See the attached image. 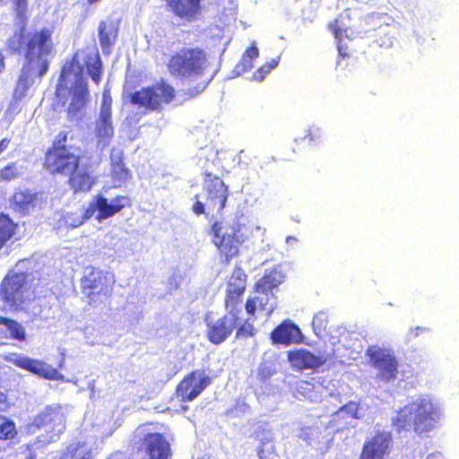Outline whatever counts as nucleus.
Instances as JSON below:
<instances>
[{
    "instance_id": "f257e3e1",
    "label": "nucleus",
    "mask_w": 459,
    "mask_h": 459,
    "mask_svg": "<svg viewBox=\"0 0 459 459\" xmlns=\"http://www.w3.org/2000/svg\"><path fill=\"white\" fill-rule=\"evenodd\" d=\"M86 65L88 74L95 83L100 81L101 61L98 54L87 56L81 64V55L75 54L70 62H67L62 69L59 82L56 86V96L60 100L70 97L67 111L72 120H77L81 117V111L85 107L89 99L87 77L84 73Z\"/></svg>"
},
{
    "instance_id": "f03ea898",
    "label": "nucleus",
    "mask_w": 459,
    "mask_h": 459,
    "mask_svg": "<svg viewBox=\"0 0 459 459\" xmlns=\"http://www.w3.org/2000/svg\"><path fill=\"white\" fill-rule=\"evenodd\" d=\"M23 44L26 63L14 91L16 98L23 97L35 78H40L48 72L53 48L51 31L43 29L23 34Z\"/></svg>"
},
{
    "instance_id": "7ed1b4c3",
    "label": "nucleus",
    "mask_w": 459,
    "mask_h": 459,
    "mask_svg": "<svg viewBox=\"0 0 459 459\" xmlns=\"http://www.w3.org/2000/svg\"><path fill=\"white\" fill-rule=\"evenodd\" d=\"M444 419L440 403L429 394H420L401 408L393 418L397 431H408L411 429L417 434L429 433L437 429Z\"/></svg>"
},
{
    "instance_id": "20e7f679",
    "label": "nucleus",
    "mask_w": 459,
    "mask_h": 459,
    "mask_svg": "<svg viewBox=\"0 0 459 459\" xmlns=\"http://www.w3.org/2000/svg\"><path fill=\"white\" fill-rule=\"evenodd\" d=\"M44 164L52 174L69 176V183L75 192L91 189L92 181L86 168L80 165L79 157L70 150L66 148L48 150Z\"/></svg>"
},
{
    "instance_id": "39448f33",
    "label": "nucleus",
    "mask_w": 459,
    "mask_h": 459,
    "mask_svg": "<svg viewBox=\"0 0 459 459\" xmlns=\"http://www.w3.org/2000/svg\"><path fill=\"white\" fill-rule=\"evenodd\" d=\"M247 221L244 214L238 212L231 223L215 222L212 225V241L227 261L238 254L239 246L247 238Z\"/></svg>"
},
{
    "instance_id": "423d86ee",
    "label": "nucleus",
    "mask_w": 459,
    "mask_h": 459,
    "mask_svg": "<svg viewBox=\"0 0 459 459\" xmlns=\"http://www.w3.org/2000/svg\"><path fill=\"white\" fill-rule=\"evenodd\" d=\"M206 56L199 48H183L171 56L168 65L170 74L185 81H195L203 75Z\"/></svg>"
},
{
    "instance_id": "0eeeda50",
    "label": "nucleus",
    "mask_w": 459,
    "mask_h": 459,
    "mask_svg": "<svg viewBox=\"0 0 459 459\" xmlns=\"http://www.w3.org/2000/svg\"><path fill=\"white\" fill-rule=\"evenodd\" d=\"M113 282V277L108 273L94 267H86L81 287L82 293L89 298L90 303H96L101 302L110 295Z\"/></svg>"
},
{
    "instance_id": "6e6552de",
    "label": "nucleus",
    "mask_w": 459,
    "mask_h": 459,
    "mask_svg": "<svg viewBox=\"0 0 459 459\" xmlns=\"http://www.w3.org/2000/svg\"><path fill=\"white\" fill-rule=\"evenodd\" d=\"M370 366L376 369L378 381L390 383L397 377L398 360L392 349L379 345H370L367 349Z\"/></svg>"
},
{
    "instance_id": "1a4fd4ad",
    "label": "nucleus",
    "mask_w": 459,
    "mask_h": 459,
    "mask_svg": "<svg viewBox=\"0 0 459 459\" xmlns=\"http://www.w3.org/2000/svg\"><path fill=\"white\" fill-rule=\"evenodd\" d=\"M174 89L166 82L143 88L131 94V102L149 110H158L174 99Z\"/></svg>"
},
{
    "instance_id": "9d476101",
    "label": "nucleus",
    "mask_w": 459,
    "mask_h": 459,
    "mask_svg": "<svg viewBox=\"0 0 459 459\" xmlns=\"http://www.w3.org/2000/svg\"><path fill=\"white\" fill-rule=\"evenodd\" d=\"M27 285V275L24 273L12 272L2 281L1 298L11 307H18L30 298Z\"/></svg>"
},
{
    "instance_id": "9b49d317",
    "label": "nucleus",
    "mask_w": 459,
    "mask_h": 459,
    "mask_svg": "<svg viewBox=\"0 0 459 459\" xmlns=\"http://www.w3.org/2000/svg\"><path fill=\"white\" fill-rule=\"evenodd\" d=\"M111 106L112 99L110 95L104 92L100 110L94 126L98 146L101 149L108 146L114 136Z\"/></svg>"
},
{
    "instance_id": "f8f14e48",
    "label": "nucleus",
    "mask_w": 459,
    "mask_h": 459,
    "mask_svg": "<svg viewBox=\"0 0 459 459\" xmlns=\"http://www.w3.org/2000/svg\"><path fill=\"white\" fill-rule=\"evenodd\" d=\"M128 204L129 199L126 196L119 195L108 200L103 195H98L85 210V216L92 217L95 212H98L96 219L101 222L119 212Z\"/></svg>"
},
{
    "instance_id": "ddd939ff",
    "label": "nucleus",
    "mask_w": 459,
    "mask_h": 459,
    "mask_svg": "<svg viewBox=\"0 0 459 459\" xmlns=\"http://www.w3.org/2000/svg\"><path fill=\"white\" fill-rule=\"evenodd\" d=\"M37 428H46L50 432V440H55L65 429V417L58 405L47 406L33 420Z\"/></svg>"
},
{
    "instance_id": "4468645a",
    "label": "nucleus",
    "mask_w": 459,
    "mask_h": 459,
    "mask_svg": "<svg viewBox=\"0 0 459 459\" xmlns=\"http://www.w3.org/2000/svg\"><path fill=\"white\" fill-rule=\"evenodd\" d=\"M204 190L206 193L207 213L212 215L214 213L221 214L229 195L228 186L221 178L214 177L205 179Z\"/></svg>"
},
{
    "instance_id": "2eb2a0df",
    "label": "nucleus",
    "mask_w": 459,
    "mask_h": 459,
    "mask_svg": "<svg viewBox=\"0 0 459 459\" xmlns=\"http://www.w3.org/2000/svg\"><path fill=\"white\" fill-rule=\"evenodd\" d=\"M212 383L211 377L202 370L186 376L177 387V395L183 402L195 400Z\"/></svg>"
},
{
    "instance_id": "dca6fc26",
    "label": "nucleus",
    "mask_w": 459,
    "mask_h": 459,
    "mask_svg": "<svg viewBox=\"0 0 459 459\" xmlns=\"http://www.w3.org/2000/svg\"><path fill=\"white\" fill-rule=\"evenodd\" d=\"M228 310V314L222 318L208 325V339L214 344L224 342L242 321L238 316L240 310Z\"/></svg>"
},
{
    "instance_id": "f3484780",
    "label": "nucleus",
    "mask_w": 459,
    "mask_h": 459,
    "mask_svg": "<svg viewBox=\"0 0 459 459\" xmlns=\"http://www.w3.org/2000/svg\"><path fill=\"white\" fill-rule=\"evenodd\" d=\"M247 285V274L240 267H236L230 277L226 290L225 306L227 309L240 310L238 307L240 297Z\"/></svg>"
},
{
    "instance_id": "a211bd4d",
    "label": "nucleus",
    "mask_w": 459,
    "mask_h": 459,
    "mask_svg": "<svg viewBox=\"0 0 459 459\" xmlns=\"http://www.w3.org/2000/svg\"><path fill=\"white\" fill-rule=\"evenodd\" d=\"M13 363L23 369H26L34 375L50 380H59L63 376L52 366L34 359L23 355H17Z\"/></svg>"
},
{
    "instance_id": "6ab92c4d",
    "label": "nucleus",
    "mask_w": 459,
    "mask_h": 459,
    "mask_svg": "<svg viewBox=\"0 0 459 459\" xmlns=\"http://www.w3.org/2000/svg\"><path fill=\"white\" fill-rule=\"evenodd\" d=\"M391 441V433H377L364 443L359 459H384L389 452Z\"/></svg>"
},
{
    "instance_id": "aec40b11",
    "label": "nucleus",
    "mask_w": 459,
    "mask_h": 459,
    "mask_svg": "<svg viewBox=\"0 0 459 459\" xmlns=\"http://www.w3.org/2000/svg\"><path fill=\"white\" fill-rule=\"evenodd\" d=\"M141 449L148 459H168L170 454V446L160 433H150L145 436Z\"/></svg>"
},
{
    "instance_id": "412c9836",
    "label": "nucleus",
    "mask_w": 459,
    "mask_h": 459,
    "mask_svg": "<svg viewBox=\"0 0 459 459\" xmlns=\"http://www.w3.org/2000/svg\"><path fill=\"white\" fill-rule=\"evenodd\" d=\"M291 365L299 369H315L326 362L324 355H316L306 349L290 351L288 354Z\"/></svg>"
},
{
    "instance_id": "4be33fe9",
    "label": "nucleus",
    "mask_w": 459,
    "mask_h": 459,
    "mask_svg": "<svg viewBox=\"0 0 459 459\" xmlns=\"http://www.w3.org/2000/svg\"><path fill=\"white\" fill-rule=\"evenodd\" d=\"M271 338L273 343L289 345L301 342L303 335L298 325L285 320L272 332Z\"/></svg>"
},
{
    "instance_id": "5701e85b",
    "label": "nucleus",
    "mask_w": 459,
    "mask_h": 459,
    "mask_svg": "<svg viewBox=\"0 0 459 459\" xmlns=\"http://www.w3.org/2000/svg\"><path fill=\"white\" fill-rule=\"evenodd\" d=\"M275 308L274 298L268 291L256 292L254 297L247 299L246 303V310L248 315L255 316V312L265 313L270 316Z\"/></svg>"
},
{
    "instance_id": "b1692460",
    "label": "nucleus",
    "mask_w": 459,
    "mask_h": 459,
    "mask_svg": "<svg viewBox=\"0 0 459 459\" xmlns=\"http://www.w3.org/2000/svg\"><path fill=\"white\" fill-rule=\"evenodd\" d=\"M167 7L180 18L192 19L200 9V0H164Z\"/></svg>"
},
{
    "instance_id": "393cba45",
    "label": "nucleus",
    "mask_w": 459,
    "mask_h": 459,
    "mask_svg": "<svg viewBox=\"0 0 459 459\" xmlns=\"http://www.w3.org/2000/svg\"><path fill=\"white\" fill-rule=\"evenodd\" d=\"M38 194L29 189H19L13 195L12 207L26 214L38 204Z\"/></svg>"
},
{
    "instance_id": "a878e982",
    "label": "nucleus",
    "mask_w": 459,
    "mask_h": 459,
    "mask_svg": "<svg viewBox=\"0 0 459 459\" xmlns=\"http://www.w3.org/2000/svg\"><path fill=\"white\" fill-rule=\"evenodd\" d=\"M0 331L13 340L23 342L26 340V331L19 322L0 316Z\"/></svg>"
},
{
    "instance_id": "bb28decb",
    "label": "nucleus",
    "mask_w": 459,
    "mask_h": 459,
    "mask_svg": "<svg viewBox=\"0 0 459 459\" xmlns=\"http://www.w3.org/2000/svg\"><path fill=\"white\" fill-rule=\"evenodd\" d=\"M283 281L284 275L280 271H271L256 282L255 292L268 291L272 294V290L282 283Z\"/></svg>"
},
{
    "instance_id": "cd10ccee",
    "label": "nucleus",
    "mask_w": 459,
    "mask_h": 459,
    "mask_svg": "<svg viewBox=\"0 0 459 459\" xmlns=\"http://www.w3.org/2000/svg\"><path fill=\"white\" fill-rule=\"evenodd\" d=\"M117 29L112 22H101L99 25L100 43L104 53H108L117 38Z\"/></svg>"
},
{
    "instance_id": "c85d7f7f",
    "label": "nucleus",
    "mask_w": 459,
    "mask_h": 459,
    "mask_svg": "<svg viewBox=\"0 0 459 459\" xmlns=\"http://www.w3.org/2000/svg\"><path fill=\"white\" fill-rule=\"evenodd\" d=\"M258 56L259 50L254 42L242 55L240 61L237 64L233 72L237 75H240L247 70L251 69L253 67V60L257 58Z\"/></svg>"
},
{
    "instance_id": "c756f323",
    "label": "nucleus",
    "mask_w": 459,
    "mask_h": 459,
    "mask_svg": "<svg viewBox=\"0 0 459 459\" xmlns=\"http://www.w3.org/2000/svg\"><path fill=\"white\" fill-rule=\"evenodd\" d=\"M110 158L113 178L119 183L126 181L129 177V170L122 161L121 153L113 151Z\"/></svg>"
},
{
    "instance_id": "7c9ffc66",
    "label": "nucleus",
    "mask_w": 459,
    "mask_h": 459,
    "mask_svg": "<svg viewBox=\"0 0 459 459\" xmlns=\"http://www.w3.org/2000/svg\"><path fill=\"white\" fill-rule=\"evenodd\" d=\"M14 224L6 215H0V248L12 237Z\"/></svg>"
},
{
    "instance_id": "2f4dec72",
    "label": "nucleus",
    "mask_w": 459,
    "mask_h": 459,
    "mask_svg": "<svg viewBox=\"0 0 459 459\" xmlns=\"http://www.w3.org/2000/svg\"><path fill=\"white\" fill-rule=\"evenodd\" d=\"M16 435L14 423L4 417L0 416V439H11Z\"/></svg>"
},
{
    "instance_id": "473e14b6",
    "label": "nucleus",
    "mask_w": 459,
    "mask_h": 459,
    "mask_svg": "<svg viewBox=\"0 0 459 459\" xmlns=\"http://www.w3.org/2000/svg\"><path fill=\"white\" fill-rule=\"evenodd\" d=\"M91 217L85 216V210L76 212H69L64 217L65 224L69 228H76L82 225Z\"/></svg>"
},
{
    "instance_id": "72a5a7b5",
    "label": "nucleus",
    "mask_w": 459,
    "mask_h": 459,
    "mask_svg": "<svg viewBox=\"0 0 459 459\" xmlns=\"http://www.w3.org/2000/svg\"><path fill=\"white\" fill-rule=\"evenodd\" d=\"M331 28L335 36V39L337 40H339V43H338L339 54L343 56H346L343 47L341 44L343 35L345 34V36L347 37V30L345 28V25L342 23V21L341 19H336L334 24L331 25Z\"/></svg>"
},
{
    "instance_id": "f704fd0d",
    "label": "nucleus",
    "mask_w": 459,
    "mask_h": 459,
    "mask_svg": "<svg viewBox=\"0 0 459 459\" xmlns=\"http://www.w3.org/2000/svg\"><path fill=\"white\" fill-rule=\"evenodd\" d=\"M328 323L327 314L324 311H320L314 316L312 321V326L315 333L319 336L326 328Z\"/></svg>"
},
{
    "instance_id": "c9c22d12",
    "label": "nucleus",
    "mask_w": 459,
    "mask_h": 459,
    "mask_svg": "<svg viewBox=\"0 0 459 459\" xmlns=\"http://www.w3.org/2000/svg\"><path fill=\"white\" fill-rule=\"evenodd\" d=\"M338 417H343L344 414L349 415L353 419H359L361 416L359 411V405L354 402H350L342 406L337 411Z\"/></svg>"
},
{
    "instance_id": "e433bc0d",
    "label": "nucleus",
    "mask_w": 459,
    "mask_h": 459,
    "mask_svg": "<svg viewBox=\"0 0 459 459\" xmlns=\"http://www.w3.org/2000/svg\"><path fill=\"white\" fill-rule=\"evenodd\" d=\"M279 58L273 59L271 62L266 63L261 66L256 73L254 74V78L259 82L263 81L266 74H268L273 69H274L279 64Z\"/></svg>"
},
{
    "instance_id": "4c0bfd02",
    "label": "nucleus",
    "mask_w": 459,
    "mask_h": 459,
    "mask_svg": "<svg viewBox=\"0 0 459 459\" xmlns=\"http://www.w3.org/2000/svg\"><path fill=\"white\" fill-rule=\"evenodd\" d=\"M249 412V406L244 402H238L237 404L229 410L226 414L233 418H240Z\"/></svg>"
},
{
    "instance_id": "58836bf2",
    "label": "nucleus",
    "mask_w": 459,
    "mask_h": 459,
    "mask_svg": "<svg viewBox=\"0 0 459 459\" xmlns=\"http://www.w3.org/2000/svg\"><path fill=\"white\" fill-rule=\"evenodd\" d=\"M323 137V129L322 127L313 125L307 129V134L300 138V141H305L307 139L309 140L310 143L318 142Z\"/></svg>"
},
{
    "instance_id": "ea45409f",
    "label": "nucleus",
    "mask_w": 459,
    "mask_h": 459,
    "mask_svg": "<svg viewBox=\"0 0 459 459\" xmlns=\"http://www.w3.org/2000/svg\"><path fill=\"white\" fill-rule=\"evenodd\" d=\"M8 47L13 52L24 54L23 35L14 34L8 39Z\"/></svg>"
},
{
    "instance_id": "a19ab883",
    "label": "nucleus",
    "mask_w": 459,
    "mask_h": 459,
    "mask_svg": "<svg viewBox=\"0 0 459 459\" xmlns=\"http://www.w3.org/2000/svg\"><path fill=\"white\" fill-rule=\"evenodd\" d=\"M255 334V328L252 324L246 320V322L238 329V338H247Z\"/></svg>"
},
{
    "instance_id": "79ce46f5",
    "label": "nucleus",
    "mask_w": 459,
    "mask_h": 459,
    "mask_svg": "<svg viewBox=\"0 0 459 459\" xmlns=\"http://www.w3.org/2000/svg\"><path fill=\"white\" fill-rule=\"evenodd\" d=\"M18 175V169L14 165L6 166L0 172V177L4 180H11L16 178Z\"/></svg>"
},
{
    "instance_id": "37998d69",
    "label": "nucleus",
    "mask_w": 459,
    "mask_h": 459,
    "mask_svg": "<svg viewBox=\"0 0 459 459\" xmlns=\"http://www.w3.org/2000/svg\"><path fill=\"white\" fill-rule=\"evenodd\" d=\"M67 141V133L61 132L59 133L54 141V145L52 149H58V148H66L65 143Z\"/></svg>"
},
{
    "instance_id": "c03bdc74",
    "label": "nucleus",
    "mask_w": 459,
    "mask_h": 459,
    "mask_svg": "<svg viewBox=\"0 0 459 459\" xmlns=\"http://www.w3.org/2000/svg\"><path fill=\"white\" fill-rule=\"evenodd\" d=\"M13 2L18 15H23L26 13L28 7L27 0H13Z\"/></svg>"
},
{
    "instance_id": "a18cd8bd",
    "label": "nucleus",
    "mask_w": 459,
    "mask_h": 459,
    "mask_svg": "<svg viewBox=\"0 0 459 459\" xmlns=\"http://www.w3.org/2000/svg\"><path fill=\"white\" fill-rule=\"evenodd\" d=\"M193 209L197 215L205 213V211L207 210L205 203H203L201 201H197L195 204Z\"/></svg>"
},
{
    "instance_id": "49530a36",
    "label": "nucleus",
    "mask_w": 459,
    "mask_h": 459,
    "mask_svg": "<svg viewBox=\"0 0 459 459\" xmlns=\"http://www.w3.org/2000/svg\"><path fill=\"white\" fill-rule=\"evenodd\" d=\"M263 432L264 434V437H260L258 432H256V437L260 439L261 443L264 445V444H266L267 442H269L271 440L272 436H271V432L270 431L263 429Z\"/></svg>"
},
{
    "instance_id": "de8ad7c7",
    "label": "nucleus",
    "mask_w": 459,
    "mask_h": 459,
    "mask_svg": "<svg viewBox=\"0 0 459 459\" xmlns=\"http://www.w3.org/2000/svg\"><path fill=\"white\" fill-rule=\"evenodd\" d=\"M425 331H428V329L423 327H416L415 329L411 330V333L417 337L420 335V333Z\"/></svg>"
},
{
    "instance_id": "09e8293b",
    "label": "nucleus",
    "mask_w": 459,
    "mask_h": 459,
    "mask_svg": "<svg viewBox=\"0 0 459 459\" xmlns=\"http://www.w3.org/2000/svg\"><path fill=\"white\" fill-rule=\"evenodd\" d=\"M9 141L7 139H3L0 141V152L2 153L8 146Z\"/></svg>"
},
{
    "instance_id": "8fccbe9b",
    "label": "nucleus",
    "mask_w": 459,
    "mask_h": 459,
    "mask_svg": "<svg viewBox=\"0 0 459 459\" xmlns=\"http://www.w3.org/2000/svg\"><path fill=\"white\" fill-rule=\"evenodd\" d=\"M426 459H443V456L440 453H433L429 455Z\"/></svg>"
},
{
    "instance_id": "3c124183",
    "label": "nucleus",
    "mask_w": 459,
    "mask_h": 459,
    "mask_svg": "<svg viewBox=\"0 0 459 459\" xmlns=\"http://www.w3.org/2000/svg\"><path fill=\"white\" fill-rule=\"evenodd\" d=\"M297 241H298V239L295 237L289 236L286 238V244H288V245H292V244L296 243Z\"/></svg>"
},
{
    "instance_id": "603ef678",
    "label": "nucleus",
    "mask_w": 459,
    "mask_h": 459,
    "mask_svg": "<svg viewBox=\"0 0 459 459\" xmlns=\"http://www.w3.org/2000/svg\"><path fill=\"white\" fill-rule=\"evenodd\" d=\"M4 56H3V54L0 52V73H2V71L4 70Z\"/></svg>"
},
{
    "instance_id": "864d4df0",
    "label": "nucleus",
    "mask_w": 459,
    "mask_h": 459,
    "mask_svg": "<svg viewBox=\"0 0 459 459\" xmlns=\"http://www.w3.org/2000/svg\"><path fill=\"white\" fill-rule=\"evenodd\" d=\"M255 230H256L257 231H260V232L262 233V235H264V233H265V231H266L264 228H262V227H259V226H257V227L255 228Z\"/></svg>"
},
{
    "instance_id": "5fc2aeb1",
    "label": "nucleus",
    "mask_w": 459,
    "mask_h": 459,
    "mask_svg": "<svg viewBox=\"0 0 459 459\" xmlns=\"http://www.w3.org/2000/svg\"><path fill=\"white\" fill-rule=\"evenodd\" d=\"M263 452H264V449L262 447H258L257 448V455L260 457V458H263Z\"/></svg>"
},
{
    "instance_id": "6e6d98bb",
    "label": "nucleus",
    "mask_w": 459,
    "mask_h": 459,
    "mask_svg": "<svg viewBox=\"0 0 459 459\" xmlns=\"http://www.w3.org/2000/svg\"><path fill=\"white\" fill-rule=\"evenodd\" d=\"M5 400V396L4 394L0 393V403H3Z\"/></svg>"
},
{
    "instance_id": "4d7b16f0",
    "label": "nucleus",
    "mask_w": 459,
    "mask_h": 459,
    "mask_svg": "<svg viewBox=\"0 0 459 459\" xmlns=\"http://www.w3.org/2000/svg\"><path fill=\"white\" fill-rule=\"evenodd\" d=\"M325 394H324V396H326L327 394H329L330 396L333 397V394L332 392H328L327 389L325 390Z\"/></svg>"
},
{
    "instance_id": "13d9d810",
    "label": "nucleus",
    "mask_w": 459,
    "mask_h": 459,
    "mask_svg": "<svg viewBox=\"0 0 459 459\" xmlns=\"http://www.w3.org/2000/svg\"><path fill=\"white\" fill-rule=\"evenodd\" d=\"M300 437H303V439H305V440L307 439V437H303V435H300Z\"/></svg>"
},
{
    "instance_id": "bf43d9fd",
    "label": "nucleus",
    "mask_w": 459,
    "mask_h": 459,
    "mask_svg": "<svg viewBox=\"0 0 459 459\" xmlns=\"http://www.w3.org/2000/svg\"><path fill=\"white\" fill-rule=\"evenodd\" d=\"M300 437H303V439H305V440L307 439V437H303V435H300Z\"/></svg>"
},
{
    "instance_id": "052dcab7",
    "label": "nucleus",
    "mask_w": 459,
    "mask_h": 459,
    "mask_svg": "<svg viewBox=\"0 0 459 459\" xmlns=\"http://www.w3.org/2000/svg\"><path fill=\"white\" fill-rule=\"evenodd\" d=\"M82 459H90L89 457L83 456Z\"/></svg>"
},
{
    "instance_id": "680f3d73",
    "label": "nucleus",
    "mask_w": 459,
    "mask_h": 459,
    "mask_svg": "<svg viewBox=\"0 0 459 459\" xmlns=\"http://www.w3.org/2000/svg\"><path fill=\"white\" fill-rule=\"evenodd\" d=\"M202 459H209V458H202Z\"/></svg>"
},
{
    "instance_id": "e2e57ef3",
    "label": "nucleus",
    "mask_w": 459,
    "mask_h": 459,
    "mask_svg": "<svg viewBox=\"0 0 459 459\" xmlns=\"http://www.w3.org/2000/svg\"><path fill=\"white\" fill-rule=\"evenodd\" d=\"M3 0H0V3L2 2Z\"/></svg>"
}]
</instances>
